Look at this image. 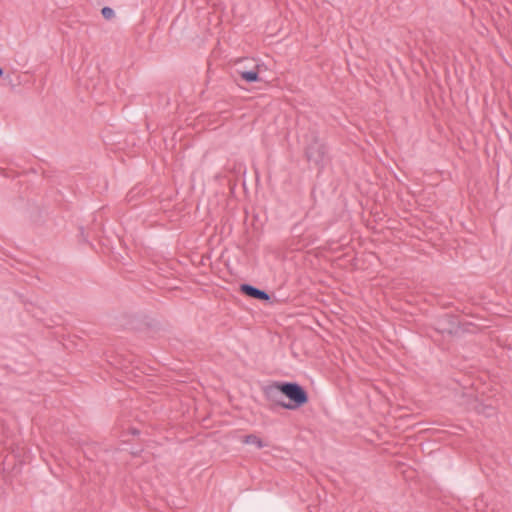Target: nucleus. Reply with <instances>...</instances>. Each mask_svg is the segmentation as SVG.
Masks as SVG:
<instances>
[{
    "label": "nucleus",
    "mask_w": 512,
    "mask_h": 512,
    "mask_svg": "<svg viewBox=\"0 0 512 512\" xmlns=\"http://www.w3.org/2000/svg\"><path fill=\"white\" fill-rule=\"evenodd\" d=\"M274 391L281 392L290 399V403H281V406L286 409H297L308 402L307 392L297 383H276L269 388L268 393H273Z\"/></svg>",
    "instance_id": "nucleus-1"
},
{
    "label": "nucleus",
    "mask_w": 512,
    "mask_h": 512,
    "mask_svg": "<svg viewBox=\"0 0 512 512\" xmlns=\"http://www.w3.org/2000/svg\"><path fill=\"white\" fill-rule=\"evenodd\" d=\"M327 155L326 146L318 139H315L306 148V156L308 161L313 162L316 166H323Z\"/></svg>",
    "instance_id": "nucleus-2"
},
{
    "label": "nucleus",
    "mask_w": 512,
    "mask_h": 512,
    "mask_svg": "<svg viewBox=\"0 0 512 512\" xmlns=\"http://www.w3.org/2000/svg\"><path fill=\"white\" fill-rule=\"evenodd\" d=\"M240 289L244 294H246L249 297L259 299V300H269L270 299L269 295L265 291L260 290L252 285L242 284Z\"/></svg>",
    "instance_id": "nucleus-3"
},
{
    "label": "nucleus",
    "mask_w": 512,
    "mask_h": 512,
    "mask_svg": "<svg viewBox=\"0 0 512 512\" xmlns=\"http://www.w3.org/2000/svg\"><path fill=\"white\" fill-rule=\"evenodd\" d=\"M237 72L240 75L241 79L248 83L259 81V72L257 67L249 71L237 70Z\"/></svg>",
    "instance_id": "nucleus-4"
},
{
    "label": "nucleus",
    "mask_w": 512,
    "mask_h": 512,
    "mask_svg": "<svg viewBox=\"0 0 512 512\" xmlns=\"http://www.w3.org/2000/svg\"><path fill=\"white\" fill-rule=\"evenodd\" d=\"M242 442L245 444H253L258 449H262L267 445L255 434H249L243 437Z\"/></svg>",
    "instance_id": "nucleus-5"
},
{
    "label": "nucleus",
    "mask_w": 512,
    "mask_h": 512,
    "mask_svg": "<svg viewBox=\"0 0 512 512\" xmlns=\"http://www.w3.org/2000/svg\"><path fill=\"white\" fill-rule=\"evenodd\" d=\"M101 13L102 16L107 20H111L115 16L114 10L110 7L102 8Z\"/></svg>",
    "instance_id": "nucleus-6"
},
{
    "label": "nucleus",
    "mask_w": 512,
    "mask_h": 512,
    "mask_svg": "<svg viewBox=\"0 0 512 512\" xmlns=\"http://www.w3.org/2000/svg\"><path fill=\"white\" fill-rule=\"evenodd\" d=\"M3 74H4V71H3V69L0 67V77H1V76H3Z\"/></svg>",
    "instance_id": "nucleus-7"
}]
</instances>
